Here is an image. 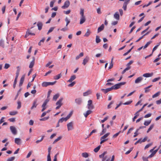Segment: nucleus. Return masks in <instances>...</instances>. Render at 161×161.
<instances>
[{"label": "nucleus", "mask_w": 161, "mask_h": 161, "mask_svg": "<svg viewBox=\"0 0 161 161\" xmlns=\"http://www.w3.org/2000/svg\"><path fill=\"white\" fill-rule=\"evenodd\" d=\"M152 1H150V2L148 4H147V5H144L143 6V8H145V7H147L148 6H149V5H150V4H151L152 3Z\"/></svg>", "instance_id": "0e129e2a"}, {"label": "nucleus", "mask_w": 161, "mask_h": 161, "mask_svg": "<svg viewBox=\"0 0 161 161\" xmlns=\"http://www.w3.org/2000/svg\"><path fill=\"white\" fill-rule=\"evenodd\" d=\"M10 129L12 133L14 135H16L17 134V130L16 128L13 126L10 127Z\"/></svg>", "instance_id": "0eeeda50"}, {"label": "nucleus", "mask_w": 161, "mask_h": 161, "mask_svg": "<svg viewBox=\"0 0 161 161\" xmlns=\"http://www.w3.org/2000/svg\"><path fill=\"white\" fill-rule=\"evenodd\" d=\"M92 113V111L91 110H87L86 113H84V115L85 117V118H86L90 114Z\"/></svg>", "instance_id": "5701e85b"}, {"label": "nucleus", "mask_w": 161, "mask_h": 161, "mask_svg": "<svg viewBox=\"0 0 161 161\" xmlns=\"http://www.w3.org/2000/svg\"><path fill=\"white\" fill-rule=\"evenodd\" d=\"M148 158H148V157H146L143 156L142 157V159L143 161H148Z\"/></svg>", "instance_id": "774afa93"}, {"label": "nucleus", "mask_w": 161, "mask_h": 161, "mask_svg": "<svg viewBox=\"0 0 161 161\" xmlns=\"http://www.w3.org/2000/svg\"><path fill=\"white\" fill-rule=\"evenodd\" d=\"M84 55V53L83 52H81L78 56H77L76 58L75 59L76 60H77L80 57H82Z\"/></svg>", "instance_id": "cd10ccee"}, {"label": "nucleus", "mask_w": 161, "mask_h": 161, "mask_svg": "<svg viewBox=\"0 0 161 161\" xmlns=\"http://www.w3.org/2000/svg\"><path fill=\"white\" fill-rule=\"evenodd\" d=\"M15 157H12L8 158L7 161H13L15 159Z\"/></svg>", "instance_id": "864d4df0"}, {"label": "nucleus", "mask_w": 161, "mask_h": 161, "mask_svg": "<svg viewBox=\"0 0 161 161\" xmlns=\"http://www.w3.org/2000/svg\"><path fill=\"white\" fill-rule=\"evenodd\" d=\"M15 118H10L8 119V120H9L11 122H14L15 121Z\"/></svg>", "instance_id": "e2e57ef3"}, {"label": "nucleus", "mask_w": 161, "mask_h": 161, "mask_svg": "<svg viewBox=\"0 0 161 161\" xmlns=\"http://www.w3.org/2000/svg\"><path fill=\"white\" fill-rule=\"evenodd\" d=\"M151 120H148L147 121H146L144 122V125L146 126H147L148 125L151 123Z\"/></svg>", "instance_id": "bb28decb"}, {"label": "nucleus", "mask_w": 161, "mask_h": 161, "mask_svg": "<svg viewBox=\"0 0 161 161\" xmlns=\"http://www.w3.org/2000/svg\"><path fill=\"white\" fill-rule=\"evenodd\" d=\"M120 132H121V131H119L118 132L114 134L113 136V138L116 137L117 136L119 135V133H120Z\"/></svg>", "instance_id": "69168bd1"}, {"label": "nucleus", "mask_w": 161, "mask_h": 161, "mask_svg": "<svg viewBox=\"0 0 161 161\" xmlns=\"http://www.w3.org/2000/svg\"><path fill=\"white\" fill-rule=\"evenodd\" d=\"M56 81L53 82H44L42 83V86L44 87H46L48 86L53 85L55 84Z\"/></svg>", "instance_id": "20e7f679"}, {"label": "nucleus", "mask_w": 161, "mask_h": 161, "mask_svg": "<svg viewBox=\"0 0 161 161\" xmlns=\"http://www.w3.org/2000/svg\"><path fill=\"white\" fill-rule=\"evenodd\" d=\"M76 76L75 75H74L71 76L69 79L68 80V82H71L74 80L76 78Z\"/></svg>", "instance_id": "b1692460"}, {"label": "nucleus", "mask_w": 161, "mask_h": 161, "mask_svg": "<svg viewBox=\"0 0 161 161\" xmlns=\"http://www.w3.org/2000/svg\"><path fill=\"white\" fill-rule=\"evenodd\" d=\"M18 106L17 107V109H19L21 107V103L20 101H18L17 102Z\"/></svg>", "instance_id": "49530a36"}, {"label": "nucleus", "mask_w": 161, "mask_h": 161, "mask_svg": "<svg viewBox=\"0 0 161 161\" xmlns=\"http://www.w3.org/2000/svg\"><path fill=\"white\" fill-rule=\"evenodd\" d=\"M0 46L3 48H4V41L2 39L0 40Z\"/></svg>", "instance_id": "c9c22d12"}, {"label": "nucleus", "mask_w": 161, "mask_h": 161, "mask_svg": "<svg viewBox=\"0 0 161 161\" xmlns=\"http://www.w3.org/2000/svg\"><path fill=\"white\" fill-rule=\"evenodd\" d=\"M100 147H101V146L99 145L97 147L95 148L94 150V152L95 153L97 152L99 150V149L100 148Z\"/></svg>", "instance_id": "ea45409f"}, {"label": "nucleus", "mask_w": 161, "mask_h": 161, "mask_svg": "<svg viewBox=\"0 0 161 161\" xmlns=\"http://www.w3.org/2000/svg\"><path fill=\"white\" fill-rule=\"evenodd\" d=\"M147 136L145 137L142 140H141V142H140V143H141L142 142H145L147 139Z\"/></svg>", "instance_id": "680f3d73"}, {"label": "nucleus", "mask_w": 161, "mask_h": 161, "mask_svg": "<svg viewBox=\"0 0 161 161\" xmlns=\"http://www.w3.org/2000/svg\"><path fill=\"white\" fill-rule=\"evenodd\" d=\"M33 60L31 62L29 66L30 68H32L34 64L35 58L34 57H33Z\"/></svg>", "instance_id": "f3484780"}, {"label": "nucleus", "mask_w": 161, "mask_h": 161, "mask_svg": "<svg viewBox=\"0 0 161 161\" xmlns=\"http://www.w3.org/2000/svg\"><path fill=\"white\" fill-rule=\"evenodd\" d=\"M153 75V73H146L144 74L143 75V76L146 77H148L152 76Z\"/></svg>", "instance_id": "4be33fe9"}, {"label": "nucleus", "mask_w": 161, "mask_h": 161, "mask_svg": "<svg viewBox=\"0 0 161 161\" xmlns=\"http://www.w3.org/2000/svg\"><path fill=\"white\" fill-rule=\"evenodd\" d=\"M49 118V116H48V117H44L43 118H41V119H40V120L41 121H45V120H47Z\"/></svg>", "instance_id": "c03bdc74"}, {"label": "nucleus", "mask_w": 161, "mask_h": 161, "mask_svg": "<svg viewBox=\"0 0 161 161\" xmlns=\"http://www.w3.org/2000/svg\"><path fill=\"white\" fill-rule=\"evenodd\" d=\"M86 20V19L85 16L80 17V25L82 24H83L85 22Z\"/></svg>", "instance_id": "2eb2a0df"}, {"label": "nucleus", "mask_w": 161, "mask_h": 161, "mask_svg": "<svg viewBox=\"0 0 161 161\" xmlns=\"http://www.w3.org/2000/svg\"><path fill=\"white\" fill-rule=\"evenodd\" d=\"M69 0H67L65 2L64 5L62 7V8L63 9L67 8L69 7Z\"/></svg>", "instance_id": "1a4fd4ad"}, {"label": "nucleus", "mask_w": 161, "mask_h": 161, "mask_svg": "<svg viewBox=\"0 0 161 161\" xmlns=\"http://www.w3.org/2000/svg\"><path fill=\"white\" fill-rule=\"evenodd\" d=\"M37 102V99H36L34 100L32 106L31 108V109H33L34 108H36V107L38 105V104H36Z\"/></svg>", "instance_id": "dca6fc26"}, {"label": "nucleus", "mask_w": 161, "mask_h": 161, "mask_svg": "<svg viewBox=\"0 0 161 161\" xmlns=\"http://www.w3.org/2000/svg\"><path fill=\"white\" fill-rule=\"evenodd\" d=\"M153 144L152 143H149L147 145L144 147V149L145 150L147 148L149 147L150 146H152Z\"/></svg>", "instance_id": "de8ad7c7"}, {"label": "nucleus", "mask_w": 161, "mask_h": 161, "mask_svg": "<svg viewBox=\"0 0 161 161\" xmlns=\"http://www.w3.org/2000/svg\"><path fill=\"white\" fill-rule=\"evenodd\" d=\"M128 3L126 2H124L123 6L122 7V8L124 9V10H126L127 9V6Z\"/></svg>", "instance_id": "c756f323"}, {"label": "nucleus", "mask_w": 161, "mask_h": 161, "mask_svg": "<svg viewBox=\"0 0 161 161\" xmlns=\"http://www.w3.org/2000/svg\"><path fill=\"white\" fill-rule=\"evenodd\" d=\"M62 138V137L61 136H59L57 138L55 139L54 141L53 142V144H54L55 143H56L57 142H58L59 140H60Z\"/></svg>", "instance_id": "e433bc0d"}, {"label": "nucleus", "mask_w": 161, "mask_h": 161, "mask_svg": "<svg viewBox=\"0 0 161 161\" xmlns=\"http://www.w3.org/2000/svg\"><path fill=\"white\" fill-rule=\"evenodd\" d=\"M59 94L58 93H57L54 95L53 97V100L56 101L58 98L59 97Z\"/></svg>", "instance_id": "2f4dec72"}, {"label": "nucleus", "mask_w": 161, "mask_h": 161, "mask_svg": "<svg viewBox=\"0 0 161 161\" xmlns=\"http://www.w3.org/2000/svg\"><path fill=\"white\" fill-rule=\"evenodd\" d=\"M61 73L55 76H54V79L55 80H58L61 77Z\"/></svg>", "instance_id": "72a5a7b5"}, {"label": "nucleus", "mask_w": 161, "mask_h": 161, "mask_svg": "<svg viewBox=\"0 0 161 161\" xmlns=\"http://www.w3.org/2000/svg\"><path fill=\"white\" fill-rule=\"evenodd\" d=\"M63 99V98H60L59 100L57 101V102L56 103V104L57 105H58L57 107L56 108V109H58L60 108L61 106L63 105V103L62 102Z\"/></svg>", "instance_id": "39448f33"}, {"label": "nucleus", "mask_w": 161, "mask_h": 161, "mask_svg": "<svg viewBox=\"0 0 161 161\" xmlns=\"http://www.w3.org/2000/svg\"><path fill=\"white\" fill-rule=\"evenodd\" d=\"M54 28V27H52L50 28L49 29L48 32H47V34L48 35L49 33L53 31Z\"/></svg>", "instance_id": "5fc2aeb1"}, {"label": "nucleus", "mask_w": 161, "mask_h": 161, "mask_svg": "<svg viewBox=\"0 0 161 161\" xmlns=\"http://www.w3.org/2000/svg\"><path fill=\"white\" fill-rule=\"evenodd\" d=\"M154 126V124H151L149 128H148V129L147 131V133H148L150 131L153 129V128Z\"/></svg>", "instance_id": "7c9ffc66"}, {"label": "nucleus", "mask_w": 161, "mask_h": 161, "mask_svg": "<svg viewBox=\"0 0 161 161\" xmlns=\"http://www.w3.org/2000/svg\"><path fill=\"white\" fill-rule=\"evenodd\" d=\"M75 83H76L75 81H73L72 82L69 84L68 85V86L70 87H72L75 84Z\"/></svg>", "instance_id": "603ef678"}, {"label": "nucleus", "mask_w": 161, "mask_h": 161, "mask_svg": "<svg viewBox=\"0 0 161 161\" xmlns=\"http://www.w3.org/2000/svg\"><path fill=\"white\" fill-rule=\"evenodd\" d=\"M152 42V41H150L147 43L143 47V49H144L146 48Z\"/></svg>", "instance_id": "f704fd0d"}, {"label": "nucleus", "mask_w": 161, "mask_h": 161, "mask_svg": "<svg viewBox=\"0 0 161 161\" xmlns=\"http://www.w3.org/2000/svg\"><path fill=\"white\" fill-rule=\"evenodd\" d=\"M126 84V82H122L115 84L111 87L112 90H116L119 88L121 86Z\"/></svg>", "instance_id": "f03ea898"}, {"label": "nucleus", "mask_w": 161, "mask_h": 161, "mask_svg": "<svg viewBox=\"0 0 161 161\" xmlns=\"http://www.w3.org/2000/svg\"><path fill=\"white\" fill-rule=\"evenodd\" d=\"M114 18L117 20L119 19V15L118 12H116L114 14Z\"/></svg>", "instance_id": "a878e982"}, {"label": "nucleus", "mask_w": 161, "mask_h": 161, "mask_svg": "<svg viewBox=\"0 0 161 161\" xmlns=\"http://www.w3.org/2000/svg\"><path fill=\"white\" fill-rule=\"evenodd\" d=\"M89 60V58L88 56H86L85 58H84L83 60V62L82 64L84 65H85L88 62Z\"/></svg>", "instance_id": "9d476101"}, {"label": "nucleus", "mask_w": 161, "mask_h": 161, "mask_svg": "<svg viewBox=\"0 0 161 161\" xmlns=\"http://www.w3.org/2000/svg\"><path fill=\"white\" fill-rule=\"evenodd\" d=\"M80 14L81 15L80 17L85 16L84 15V9L81 8L80 12Z\"/></svg>", "instance_id": "a19ab883"}, {"label": "nucleus", "mask_w": 161, "mask_h": 161, "mask_svg": "<svg viewBox=\"0 0 161 161\" xmlns=\"http://www.w3.org/2000/svg\"><path fill=\"white\" fill-rule=\"evenodd\" d=\"M132 102V101H130L123 103V104L125 105H129Z\"/></svg>", "instance_id": "13d9d810"}, {"label": "nucleus", "mask_w": 161, "mask_h": 161, "mask_svg": "<svg viewBox=\"0 0 161 161\" xmlns=\"http://www.w3.org/2000/svg\"><path fill=\"white\" fill-rule=\"evenodd\" d=\"M109 134H110V133H108L106 134L104 136H102L100 138V140H102L103 139H106V138L107 137L109 136Z\"/></svg>", "instance_id": "c85d7f7f"}, {"label": "nucleus", "mask_w": 161, "mask_h": 161, "mask_svg": "<svg viewBox=\"0 0 161 161\" xmlns=\"http://www.w3.org/2000/svg\"><path fill=\"white\" fill-rule=\"evenodd\" d=\"M67 127L68 130L69 131L73 130V122H71L68 123L67 125Z\"/></svg>", "instance_id": "6e6552de"}, {"label": "nucleus", "mask_w": 161, "mask_h": 161, "mask_svg": "<svg viewBox=\"0 0 161 161\" xmlns=\"http://www.w3.org/2000/svg\"><path fill=\"white\" fill-rule=\"evenodd\" d=\"M75 102L78 105H80L82 102V100L80 98H77L75 99Z\"/></svg>", "instance_id": "412c9836"}, {"label": "nucleus", "mask_w": 161, "mask_h": 161, "mask_svg": "<svg viewBox=\"0 0 161 161\" xmlns=\"http://www.w3.org/2000/svg\"><path fill=\"white\" fill-rule=\"evenodd\" d=\"M160 92H158L156 93L155 94H154L153 95L152 97L155 98V97H156L158 96L160 94Z\"/></svg>", "instance_id": "37998d69"}, {"label": "nucleus", "mask_w": 161, "mask_h": 161, "mask_svg": "<svg viewBox=\"0 0 161 161\" xmlns=\"http://www.w3.org/2000/svg\"><path fill=\"white\" fill-rule=\"evenodd\" d=\"M82 156L84 158H86L88 157V154L86 153H82Z\"/></svg>", "instance_id": "58836bf2"}, {"label": "nucleus", "mask_w": 161, "mask_h": 161, "mask_svg": "<svg viewBox=\"0 0 161 161\" xmlns=\"http://www.w3.org/2000/svg\"><path fill=\"white\" fill-rule=\"evenodd\" d=\"M101 42V39H100V37L98 36H96V43H99Z\"/></svg>", "instance_id": "473e14b6"}, {"label": "nucleus", "mask_w": 161, "mask_h": 161, "mask_svg": "<svg viewBox=\"0 0 161 161\" xmlns=\"http://www.w3.org/2000/svg\"><path fill=\"white\" fill-rule=\"evenodd\" d=\"M133 62V61L132 60L130 61L126 65L127 67L130 68V65Z\"/></svg>", "instance_id": "a18cd8bd"}, {"label": "nucleus", "mask_w": 161, "mask_h": 161, "mask_svg": "<svg viewBox=\"0 0 161 161\" xmlns=\"http://www.w3.org/2000/svg\"><path fill=\"white\" fill-rule=\"evenodd\" d=\"M92 93L91 91L90 90H89L83 93V95L84 96H86L91 94Z\"/></svg>", "instance_id": "393cba45"}, {"label": "nucleus", "mask_w": 161, "mask_h": 161, "mask_svg": "<svg viewBox=\"0 0 161 161\" xmlns=\"http://www.w3.org/2000/svg\"><path fill=\"white\" fill-rule=\"evenodd\" d=\"M37 26L38 27V29L40 31L42 29L43 24L42 22H38L37 23Z\"/></svg>", "instance_id": "6ab92c4d"}, {"label": "nucleus", "mask_w": 161, "mask_h": 161, "mask_svg": "<svg viewBox=\"0 0 161 161\" xmlns=\"http://www.w3.org/2000/svg\"><path fill=\"white\" fill-rule=\"evenodd\" d=\"M106 131V128H103L102 132L100 133V135H102L104 134Z\"/></svg>", "instance_id": "4d7b16f0"}, {"label": "nucleus", "mask_w": 161, "mask_h": 161, "mask_svg": "<svg viewBox=\"0 0 161 161\" xmlns=\"http://www.w3.org/2000/svg\"><path fill=\"white\" fill-rule=\"evenodd\" d=\"M65 20L66 22V26H67L70 22V20L68 19L67 17H66L65 19Z\"/></svg>", "instance_id": "3c124183"}, {"label": "nucleus", "mask_w": 161, "mask_h": 161, "mask_svg": "<svg viewBox=\"0 0 161 161\" xmlns=\"http://www.w3.org/2000/svg\"><path fill=\"white\" fill-rule=\"evenodd\" d=\"M10 66V65L9 64L6 63L5 64L4 68L5 69H8Z\"/></svg>", "instance_id": "052dcab7"}, {"label": "nucleus", "mask_w": 161, "mask_h": 161, "mask_svg": "<svg viewBox=\"0 0 161 161\" xmlns=\"http://www.w3.org/2000/svg\"><path fill=\"white\" fill-rule=\"evenodd\" d=\"M72 112H71L65 118H62L58 120V123H62L64 121H66L71 116Z\"/></svg>", "instance_id": "7ed1b4c3"}, {"label": "nucleus", "mask_w": 161, "mask_h": 161, "mask_svg": "<svg viewBox=\"0 0 161 161\" xmlns=\"http://www.w3.org/2000/svg\"><path fill=\"white\" fill-rule=\"evenodd\" d=\"M160 79V77H158L155 78L153 80L152 82H156V81Z\"/></svg>", "instance_id": "bf43d9fd"}, {"label": "nucleus", "mask_w": 161, "mask_h": 161, "mask_svg": "<svg viewBox=\"0 0 161 161\" xmlns=\"http://www.w3.org/2000/svg\"><path fill=\"white\" fill-rule=\"evenodd\" d=\"M45 40V38H43L38 43V45L41 46L42 45V43H43Z\"/></svg>", "instance_id": "79ce46f5"}, {"label": "nucleus", "mask_w": 161, "mask_h": 161, "mask_svg": "<svg viewBox=\"0 0 161 161\" xmlns=\"http://www.w3.org/2000/svg\"><path fill=\"white\" fill-rule=\"evenodd\" d=\"M104 27V26L103 24H102L97 29V33H99L102 31H103Z\"/></svg>", "instance_id": "aec40b11"}, {"label": "nucleus", "mask_w": 161, "mask_h": 161, "mask_svg": "<svg viewBox=\"0 0 161 161\" xmlns=\"http://www.w3.org/2000/svg\"><path fill=\"white\" fill-rule=\"evenodd\" d=\"M159 148V147L156 150H155L153 152H151L152 153L148 157V158H152V157H153L154 156V155L157 152V151H158Z\"/></svg>", "instance_id": "4468645a"}, {"label": "nucleus", "mask_w": 161, "mask_h": 161, "mask_svg": "<svg viewBox=\"0 0 161 161\" xmlns=\"http://www.w3.org/2000/svg\"><path fill=\"white\" fill-rule=\"evenodd\" d=\"M107 151H105L101 154L99 155V157L100 158H102V161H108L110 160V157H108V156H105V155L107 154Z\"/></svg>", "instance_id": "f257e3e1"}, {"label": "nucleus", "mask_w": 161, "mask_h": 161, "mask_svg": "<svg viewBox=\"0 0 161 161\" xmlns=\"http://www.w3.org/2000/svg\"><path fill=\"white\" fill-rule=\"evenodd\" d=\"M97 12L98 14H101L102 13V12L101 11V8H99L97 9Z\"/></svg>", "instance_id": "338daca9"}, {"label": "nucleus", "mask_w": 161, "mask_h": 161, "mask_svg": "<svg viewBox=\"0 0 161 161\" xmlns=\"http://www.w3.org/2000/svg\"><path fill=\"white\" fill-rule=\"evenodd\" d=\"M112 87L108 88L106 89H102L101 90L104 93L106 94L109 91H112Z\"/></svg>", "instance_id": "f8f14e48"}, {"label": "nucleus", "mask_w": 161, "mask_h": 161, "mask_svg": "<svg viewBox=\"0 0 161 161\" xmlns=\"http://www.w3.org/2000/svg\"><path fill=\"white\" fill-rule=\"evenodd\" d=\"M15 143L19 145L21 144V141L20 138H15L14 140Z\"/></svg>", "instance_id": "ddd939ff"}, {"label": "nucleus", "mask_w": 161, "mask_h": 161, "mask_svg": "<svg viewBox=\"0 0 161 161\" xmlns=\"http://www.w3.org/2000/svg\"><path fill=\"white\" fill-rule=\"evenodd\" d=\"M87 108L89 109H92L94 108V106L92 104V101L90 100L88 101Z\"/></svg>", "instance_id": "423d86ee"}, {"label": "nucleus", "mask_w": 161, "mask_h": 161, "mask_svg": "<svg viewBox=\"0 0 161 161\" xmlns=\"http://www.w3.org/2000/svg\"><path fill=\"white\" fill-rule=\"evenodd\" d=\"M114 102V101H111L107 106V108L109 109L111 108V105L113 104Z\"/></svg>", "instance_id": "8fccbe9b"}, {"label": "nucleus", "mask_w": 161, "mask_h": 161, "mask_svg": "<svg viewBox=\"0 0 161 161\" xmlns=\"http://www.w3.org/2000/svg\"><path fill=\"white\" fill-rule=\"evenodd\" d=\"M25 77V75H23L22 77H21L20 80L19 81V87H20L23 84V83L24 82V79Z\"/></svg>", "instance_id": "9b49d317"}, {"label": "nucleus", "mask_w": 161, "mask_h": 161, "mask_svg": "<svg viewBox=\"0 0 161 161\" xmlns=\"http://www.w3.org/2000/svg\"><path fill=\"white\" fill-rule=\"evenodd\" d=\"M143 79L142 77H138L135 80V83L137 84L143 80Z\"/></svg>", "instance_id": "a211bd4d"}, {"label": "nucleus", "mask_w": 161, "mask_h": 161, "mask_svg": "<svg viewBox=\"0 0 161 161\" xmlns=\"http://www.w3.org/2000/svg\"><path fill=\"white\" fill-rule=\"evenodd\" d=\"M18 112L16 111H11L9 112V114L11 115H14L17 114Z\"/></svg>", "instance_id": "4c0bfd02"}, {"label": "nucleus", "mask_w": 161, "mask_h": 161, "mask_svg": "<svg viewBox=\"0 0 161 161\" xmlns=\"http://www.w3.org/2000/svg\"><path fill=\"white\" fill-rule=\"evenodd\" d=\"M90 32L89 30L88 29L87 31L86 32L84 36L86 37H88L90 35Z\"/></svg>", "instance_id": "09e8293b"}, {"label": "nucleus", "mask_w": 161, "mask_h": 161, "mask_svg": "<svg viewBox=\"0 0 161 161\" xmlns=\"http://www.w3.org/2000/svg\"><path fill=\"white\" fill-rule=\"evenodd\" d=\"M138 131L139 129H137L136 130V131L134 133V135L133 136L134 137H136L138 136V135L139 134L138 133Z\"/></svg>", "instance_id": "6e6d98bb"}]
</instances>
